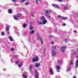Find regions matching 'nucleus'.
Here are the masks:
<instances>
[{
	"mask_svg": "<svg viewBox=\"0 0 78 78\" xmlns=\"http://www.w3.org/2000/svg\"><path fill=\"white\" fill-rule=\"evenodd\" d=\"M39 57L35 56V57L32 58L33 62H37L39 61Z\"/></svg>",
	"mask_w": 78,
	"mask_h": 78,
	"instance_id": "f257e3e1",
	"label": "nucleus"
},
{
	"mask_svg": "<svg viewBox=\"0 0 78 78\" xmlns=\"http://www.w3.org/2000/svg\"><path fill=\"white\" fill-rule=\"evenodd\" d=\"M57 53V51H51V54L53 56H55L56 55Z\"/></svg>",
	"mask_w": 78,
	"mask_h": 78,
	"instance_id": "f03ea898",
	"label": "nucleus"
},
{
	"mask_svg": "<svg viewBox=\"0 0 78 78\" xmlns=\"http://www.w3.org/2000/svg\"><path fill=\"white\" fill-rule=\"evenodd\" d=\"M58 19L60 18V19H62V20H66L67 19V17H64L63 16H61L60 15L58 16Z\"/></svg>",
	"mask_w": 78,
	"mask_h": 78,
	"instance_id": "7ed1b4c3",
	"label": "nucleus"
},
{
	"mask_svg": "<svg viewBox=\"0 0 78 78\" xmlns=\"http://www.w3.org/2000/svg\"><path fill=\"white\" fill-rule=\"evenodd\" d=\"M46 12H45V15L47 17H48V18H50V16H48L49 15V12L48 10H45Z\"/></svg>",
	"mask_w": 78,
	"mask_h": 78,
	"instance_id": "20e7f679",
	"label": "nucleus"
},
{
	"mask_svg": "<svg viewBox=\"0 0 78 78\" xmlns=\"http://www.w3.org/2000/svg\"><path fill=\"white\" fill-rule=\"evenodd\" d=\"M37 38L38 40H40V41L41 43V44H43V41L42 40V38L41 37V36H40V35L37 36Z\"/></svg>",
	"mask_w": 78,
	"mask_h": 78,
	"instance_id": "39448f33",
	"label": "nucleus"
},
{
	"mask_svg": "<svg viewBox=\"0 0 78 78\" xmlns=\"http://www.w3.org/2000/svg\"><path fill=\"white\" fill-rule=\"evenodd\" d=\"M38 75H39V72H37V70H35V75L36 78H38Z\"/></svg>",
	"mask_w": 78,
	"mask_h": 78,
	"instance_id": "423d86ee",
	"label": "nucleus"
},
{
	"mask_svg": "<svg viewBox=\"0 0 78 78\" xmlns=\"http://www.w3.org/2000/svg\"><path fill=\"white\" fill-rule=\"evenodd\" d=\"M52 5L54 7V8H59V5H56L54 4H52Z\"/></svg>",
	"mask_w": 78,
	"mask_h": 78,
	"instance_id": "0eeeda50",
	"label": "nucleus"
},
{
	"mask_svg": "<svg viewBox=\"0 0 78 78\" xmlns=\"http://www.w3.org/2000/svg\"><path fill=\"white\" fill-rule=\"evenodd\" d=\"M33 67V66H30L29 67V70H30V72L31 74H32V69Z\"/></svg>",
	"mask_w": 78,
	"mask_h": 78,
	"instance_id": "6e6552de",
	"label": "nucleus"
},
{
	"mask_svg": "<svg viewBox=\"0 0 78 78\" xmlns=\"http://www.w3.org/2000/svg\"><path fill=\"white\" fill-rule=\"evenodd\" d=\"M75 67L76 68L78 67V60H77L76 61Z\"/></svg>",
	"mask_w": 78,
	"mask_h": 78,
	"instance_id": "1a4fd4ad",
	"label": "nucleus"
},
{
	"mask_svg": "<svg viewBox=\"0 0 78 78\" xmlns=\"http://www.w3.org/2000/svg\"><path fill=\"white\" fill-rule=\"evenodd\" d=\"M40 66V63H36L35 67H39Z\"/></svg>",
	"mask_w": 78,
	"mask_h": 78,
	"instance_id": "9d476101",
	"label": "nucleus"
},
{
	"mask_svg": "<svg viewBox=\"0 0 78 78\" xmlns=\"http://www.w3.org/2000/svg\"><path fill=\"white\" fill-rule=\"evenodd\" d=\"M52 70H53V69H52V68H51L49 70V72L51 73V75H53V71H52Z\"/></svg>",
	"mask_w": 78,
	"mask_h": 78,
	"instance_id": "9b49d317",
	"label": "nucleus"
},
{
	"mask_svg": "<svg viewBox=\"0 0 78 78\" xmlns=\"http://www.w3.org/2000/svg\"><path fill=\"white\" fill-rule=\"evenodd\" d=\"M45 18L44 16H42L40 18V20L42 21L45 20Z\"/></svg>",
	"mask_w": 78,
	"mask_h": 78,
	"instance_id": "f8f14e48",
	"label": "nucleus"
},
{
	"mask_svg": "<svg viewBox=\"0 0 78 78\" xmlns=\"http://www.w3.org/2000/svg\"><path fill=\"white\" fill-rule=\"evenodd\" d=\"M8 12L9 14H11V13H12V10L11 9H9L8 10Z\"/></svg>",
	"mask_w": 78,
	"mask_h": 78,
	"instance_id": "ddd939ff",
	"label": "nucleus"
},
{
	"mask_svg": "<svg viewBox=\"0 0 78 78\" xmlns=\"http://www.w3.org/2000/svg\"><path fill=\"white\" fill-rule=\"evenodd\" d=\"M34 32H35V31L34 30H32V31L30 32V34H34Z\"/></svg>",
	"mask_w": 78,
	"mask_h": 78,
	"instance_id": "4468645a",
	"label": "nucleus"
},
{
	"mask_svg": "<svg viewBox=\"0 0 78 78\" xmlns=\"http://www.w3.org/2000/svg\"><path fill=\"white\" fill-rule=\"evenodd\" d=\"M43 22V24H45V23H47V20L45 19L44 20H43L42 21Z\"/></svg>",
	"mask_w": 78,
	"mask_h": 78,
	"instance_id": "2eb2a0df",
	"label": "nucleus"
},
{
	"mask_svg": "<svg viewBox=\"0 0 78 78\" xmlns=\"http://www.w3.org/2000/svg\"><path fill=\"white\" fill-rule=\"evenodd\" d=\"M63 9L65 11V10H67V9H69V7L66 6L63 8Z\"/></svg>",
	"mask_w": 78,
	"mask_h": 78,
	"instance_id": "dca6fc26",
	"label": "nucleus"
},
{
	"mask_svg": "<svg viewBox=\"0 0 78 78\" xmlns=\"http://www.w3.org/2000/svg\"><path fill=\"white\" fill-rule=\"evenodd\" d=\"M37 23L38 25H42V24H43V23H42V22L39 21H38L37 22Z\"/></svg>",
	"mask_w": 78,
	"mask_h": 78,
	"instance_id": "f3484780",
	"label": "nucleus"
},
{
	"mask_svg": "<svg viewBox=\"0 0 78 78\" xmlns=\"http://www.w3.org/2000/svg\"><path fill=\"white\" fill-rule=\"evenodd\" d=\"M63 61L62 60H57V62H58V63H59L60 64H61L63 62Z\"/></svg>",
	"mask_w": 78,
	"mask_h": 78,
	"instance_id": "a211bd4d",
	"label": "nucleus"
},
{
	"mask_svg": "<svg viewBox=\"0 0 78 78\" xmlns=\"http://www.w3.org/2000/svg\"><path fill=\"white\" fill-rule=\"evenodd\" d=\"M70 67L68 66L66 70V72H69V71H70Z\"/></svg>",
	"mask_w": 78,
	"mask_h": 78,
	"instance_id": "6ab92c4d",
	"label": "nucleus"
},
{
	"mask_svg": "<svg viewBox=\"0 0 78 78\" xmlns=\"http://www.w3.org/2000/svg\"><path fill=\"white\" fill-rule=\"evenodd\" d=\"M9 37L10 39V41H13V39H12V37L10 36H9Z\"/></svg>",
	"mask_w": 78,
	"mask_h": 78,
	"instance_id": "aec40b11",
	"label": "nucleus"
},
{
	"mask_svg": "<svg viewBox=\"0 0 78 78\" xmlns=\"http://www.w3.org/2000/svg\"><path fill=\"white\" fill-rule=\"evenodd\" d=\"M56 47L55 46H53L52 48V50H56Z\"/></svg>",
	"mask_w": 78,
	"mask_h": 78,
	"instance_id": "412c9836",
	"label": "nucleus"
},
{
	"mask_svg": "<svg viewBox=\"0 0 78 78\" xmlns=\"http://www.w3.org/2000/svg\"><path fill=\"white\" fill-rule=\"evenodd\" d=\"M22 76L24 78H27V76L25 74H23Z\"/></svg>",
	"mask_w": 78,
	"mask_h": 78,
	"instance_id": "4be33fe9",
	"label": "nucleus"
},
{
	"mask_svg": "<svg viewBox=\"0 0 78 78\" xmlns=\"http://www.w3.org/2000/svg\"><path fill=\"white\" fill-rule=\"evenodd\" d=\"M27 26V24L26 23H24L23 25V28H25Z\"/></svg>",
	"mask_w": 78,
	"mask_h": 78,
	"instance_id": "5701e85b",
	"label": "nucleus"
},
{
	"mask_svg": "<svg viewBox=\"0 0 78 78\" xmlns=\"http://www.w3.org/2000/svg\"><path fill=\"white\" fill-rule=\"evenodd\" d=\"M22 16V14H20V13H18L17 14V16L18 17H20L21 16Z\"/></svg>",
	"mask_w": 78,
	"mask_h": 78,
	"instance_id": "b1692460",
	"label": "nucleus"
},
{
	"mask_svg": "<svg viewBox=\"0 0 78 78\" xmlns=\"http://www.w3.org/2000/svg\"><path fill=\"white\" fill-rule=\"evenodd\" d=\"M13 17L14 19H15V20H18V19L17 17V16H16L14 15L13 16Z\"/></svg>",
	"mask_w": 78,
	"mask_h": 78,
	"instance_id": "393cba45",
	"label": "nucleus"
},
{
	"mask_svg": "<svg viewBox=\"0 0 78 78\" xmlns=\"http://www.w3.org/2000/svg\"><path fill=\"white\" fill-rule=\"evenodd\" d=\"M68 41V39L67 38H64V41L65 42H67V41Z\"/></svg>",
	"mask_w": 78,
	"mask_h": 78,
	"instance_id": "a878e982",
	"label": "nucleus"
},
{
	"mask_svg": "<svg viewBox=\"0 0 78 78\" xmlns=\"http://www.w3.org/2000/svg\"><path fill=\"white\" fill-rule=\"evenodd\" d=\"M56 67L57 69H60V68H61V66H57Z\"/></svg>",
	"mask_w": 78,
	"mask_h": 78,
	"instance_id": "bb28decb",
	"label": "nucleus"
},
{
	"mask_svg": "<svg viewBox=\"0 0 78 78\" xmlns=\"http://www.w3.org/2000/svg\"><path fill=\"white\" fill-rule=\"evenodd\" d=\"M9 27L8 26H7L6 27V31H9Z\"/></svg>",
	"mask_w": 78,
	"mask_h": 78,
	"instance_id": "cd10ccee",
	"label": "nucleus"
},
{
	"mask_svg": "<svg viewBox=\"0 0 78 78\" xmlns=\"http://www.w3.org/2000/svg\"><path fill=\"white\" fill-rule=\"evenodd\" d=\"M1 34L2 36H4V35H5V32L3 31H2Z\"/></svg>",
	"mask_w": 78,
	"mask_h": 78,
	"instance_id": "c85d7f7f",
	"label": "nucleus"
},
{
	"mask_svg": "<svg viewBox=\"0 0 78 78\" xmlns=\"http://www.w3.org/2000/svg\"><path fill=\"white\" fill-rule=\"evenodd\" d=\"M60 51L62 53H65V51L63 49H60Z\"/></svg>",
	"mask_w": 78,
	"mask_h": 78,
	"instance_id": "c756f323",
	"label": "nucleus"
},
{
	"mask_svg": "<svg viewBox=\"0 0 78 78\" xmlns=\"http://www.w3.org/2000/svg\"><path fill=\"white\" fill-rule=\"evenodd\" d=\"M30 30H31L32 29H33V27L32 26H30Z\"/></svg>",
	"mask_w": 78,
	"mask_h": 78,
	"instance_id": "7c9ffc66",
	"label": "nucleus"
},
{
	"mask_svg": "<svg viewBox=\"0 0 78 78\" xmlns=\"http://www.w3.org/2000/svg\"><path fill=\"white\" fill-rule=\"evenodd\" d=\"M73 58H72L71 60V63L72 64H73Z\"/></svg>",
	"mask_w": 78,
	"mask_h": 78,
	"instance_id": "2f4dec72",
	"label": "nucleus"
},
{
	"mask_svg": "<svg viewBox=\"0 0 78 78\" xmlns=\"http://www.w3.org/2000/svg\"><path fill=\"white\" fill-rule=\"evenodd\" d=\"M25 5H29V2H27L24 4Z\"/></svg>",
	"mask_w": 78,
	"mask_h": 78,
	"instance_id": "473e14b6",
	"label": "nucleus"
},
{
	"mask_svg": "<svg viewBox=\"0 0 78 78\" xmlns=\"http://www.w3.org/2000/svg\"><path fill=\"white\" fill-rule=\"evenodd\" d=\"M22 66H23V63H22V64H21V65H20V64L18 65V66L20 67H22Z\"/></svg>",
	"mask_w": 78,
	"mask_h": 78,
	"instance_id": "72a5a7b5",
	"label": "nucleus"
},
{
	"mask_svg": "<svg viewBox=\"0 0 78 78\" xmlns=\"http://www.w3.org/2000/svg\"><path fill=\"white\" fill-rule=\"evenodd\" d=\"M66 46H63L62 47V49H65V48H66Z\"/></svg>",
	"mask_w": 78,
	"mask_h": 78,
	"instance_id": "f704fd0d",
	"label": "nucleus"
},
{
	"mask_svg": "<svg viewBox=\"0 0 78 78\" xmlns=\"http://www.w3.org/2000/svg\"><path fill=\"white\" fill-rule=\"evenodd\" d=\"M20 19H25V18L24 17H23V16H22L21 17Z\"/></svg>",
	"mask_w": 78,
	"mask_h": 78,
	"instance_id": "c9c22d12",
	"label": "nucleus"
},
{
	"mask_svg": "<svg viewBox=\"0 0 78 78\" xmlns=\"http://www.w3.org/2000/svg\"><path fill=\"white\" fill-rule=\"evenodd\" d=\"M58 32H59V33H62V31L59 29L58 30Z\"/></svg>",
	"mask_w": 78,
	"mask_h": 78,
	"instance_id": "e433bc0d",
	"label": "nucleus"
},
{
	"mask_svg": "<svg viewBox=\"0 0 78 78\" xmlns=\"http://www.w3.org/2000/svg\"><path fill=\"white\" fill-rule=\"evenodd\" d=\"M16 34H17L18 36H19V35H20V34H19V32H16Z\"/></svg>",
	"mask_w": 78,
	"mask_h": 78,
	"instance_id": "4c0bfd02",
	"label": "nucleus"
},
{
	"mask_svg": "<svg viewBox=\"0 0 78 78\" xmlns=\"http://www.w3.org/2000/svg\"><path fill=\"white\" fill-rule=\"evenodd\" d=\"M23 36H26V33H25V32H23Z\"/></svg>",
	"mask_w": 78,
	"mask_h": 78,
	"instance_id": "58836bf2",
	"label": "nucleus"
},
{
	"mask_svg": "<svg viewBox=\"0 0 78 78\" xmlns=\"http://www.w3.org/2000/svg\"><path fill=\"white\" fill-rule=\"evenodd\" d=\"M43 55L44 57H45V51H44L43 52Z\"/></svg>",
	"mask_w": 78,
	"mask_h": 78,
	"instance_id": "ea45409f",
	"label": "nucleus"
},
{
	"mask_svg": "<svg viewBox=\"0 0 78 78\" xmlns=\"http://www.w3.org/2000/svg\"><path fill=\"white\" fill-rule=\"evenodd\" d=\"M19 64V61H17L15 62V64Z\"/></svg>",
	"mask_w": 78,
	"mask_h": 78,
	"instance_id": "a19ab883",
	"label": "nucleus"
},
{
	"mask_svg": "<svg viewBox=\"0 0 78 78\" xmlns=\"http://www.w3.org/2000/svg\"><path fill=\"white\" fill-rule=\"evenodd\" d=\"M58 2H63V0H57Z\"/></svg>",
	"mask_w": 78,
	"mask_h": 78,
	"instance_id": "79ce46f5",
	"label": "nucleus"
},
{
	"mask_svg": "<svg viewBox=\"0 0 78 78\" xmlns=\"http://www.w3.org/2000/svg\"><path fill=\"white\" fill-rule=\"evenodd\" d=\"M74 54V55H77V52H76V51H75Z\"/></svg>",
	"mask_w": 78,
	"mask_h": 78,
	"instance_id": "37998d69",
	"label": "nucleus"
},
{
	"mask_svg": "<svg viewBox=\"0 0 78 78\" xmlns=\"http://www.w3.org/2000/svg\"><path fill=\"white\" fill-rule=\"evenodd\" d=\"M62 26H66V23H63L62 24Z\"/></svg>",
	"mask_w": 78,
	"mask_h": 78,
	"instance_id": "c03bdc74",
	"label": "nucleus"
},
{
	"mask_svg": "<svg viewBox=\"0 0 78 78\" xmlns=\"http://www.w3.org/2000/svg\"><path fill=\"white\" fill-rule=\"evenodd\" d=\"M28 42H31V40H30V38H28Z\"/></svg>",
	"mask_w": 78,
	"mask_h": 78,
	"instance_id": "a18cd8bd",
	"label": "nucleus"
},
{
	"mask_svg": "<svg viewBox=\"0 0 78 78\" xmlns=\"http://www.w3.org/2000/svg\"><path fill=\"white\" fill-rule=\"evenodd\" d=\"M15 49H14V48H11V51H14V50Z\"/></svg>",
	"mask_w": 78,
	"mask_h": 78,
	"instance_id": "49530a36",
	"label": "nucleus"
},
{
	"mask_svg": "<svg viewBox=\"0 0 78 78\" xmlns=\"http://www.w3.org/2000/svg\"><path fill=\"white\" fill-rule=\"evenodd\" d=\"M55 31L56 32H57V31H58V29H57V28H55Z\"/></svg>",
	"mask_w": 78,
	"mask_h": 78,
	"instance_id": "de8ad7c7",
	"label": "nucleus"
},
{
	"mask_svg": "<svg viewBox=\"0 0 78 78\" xmlns=\"http://www.w3.org/2000/svg\"><path fill=\"white\" fill-rule=\"evenodd\" d=\"M36 4H37V5L38 4V3L37 2H38V0H36Z\"/></svg>",
	"mask_w": 78,
	"mask_h": 78,
	"instance_id": "09e8293b",
	"label": "nucleus"
},
{
	"mask_svg": "<svg viewBox=\"0 0 78 78\" xmlns=\"http://www.w3.org/2000/svg\"><path fill=\"white\" fill-rule=\"evenodd\" d=\"M12 1L13 2H17V0H12Z\"/></svg>",
	"mask_w": 78,
	"mask_h": 78,
	"instance_id": "8fccbe9b",
	"label": "nucleus"
},
{
	"mask_svg": "<svg viewBox=\"0 0 78 78\" xmlns=\"http://www.w3.org/2000/svg\"><path fill=\"white\" fill-rule=\"evenodd\" d=\"M73 31L74 33H77V31L76 30H74Z\"/></svg>",
	"mask_w": 78,
	"mask_h": 78,
	"instance_id": "3c124183",
	"label": "nucleus"
},
{
	"mask_svg": "<svg viewBox=\"0 0 78 78\" xmlns=\"http://www.w3.org/2000/svg\"><path fill=\"white\" fill-rule=\"evenodd\" d=\"M44 51H45V50H46V48H45V47H44Z\"/></svg>",
	"mask_w": 78,
	"mask_h": 78,
	"instance_id": "603ef678",
	"label": "nucleus"
},
{
	"mask_svg": "<svg viewBox=\"0 0 78 78\" xmlns=\"http://www.w3.org/2000/svg\"><path fill=\"white\" fill-rule=\"evenodd\" d=\"M31 16L32 17H34V14H32L31 15Z\"/></svg>",
	"mask_w": 78,
	"mask_h": 78,
	"instance_id": "864d4df0",
	"label": "nucleus"
},
{
	"mask_svg": "<svg viewBox=\"0 0 78 78\" xmlns=\"http://www.w3.org/2000/svg\"><path fill=\"white\" fill-rule=\"evenodd\" d=\"M56 78H60V77H59V76H57L56 77Z\"/></svg>",
	"mask_w": 78,
	"mask_h": 78,
	"instance_id": "5fc2aeb1",
	"label": "nucleus"
},
{
	"mask_svg": "<svg viewBox=\"0 0 78 78\" xmlns=\"http://www.w3.org/2000/svg\"><path fill=\"white\" fill-rule=\"evenodd\" d=\"M7 33H8L9 34V31H7Z\"/></svg>",
	"mask_w": 78,
	"mask_h": 78,
	"instance_id": "6e6d98bb",
	"label": "nucleus"
},
{
	"mask_svg": "<svg viewBox=\"0 0 78 78\" xmlns=\"http://www.w3.org/2000/svg\"><path fill=\"white\" fill-rule=\"evenodd\" d=\"M49 13H50V14L51 13V10H49Z\"/></svg>",
	"mask_w": 78,
	"mask_h": 78,
	"instance_id": "4d7b16f0",
	"label": "nucleus"
},
{
	"mask_svg": "<svg viewBox=\"0 0 78 78\" xmlns=\"http://www.w3.org/2000/svg\"><path fill=\"white\" fill-rule=\"evenodd\" d=\"M51 44H54V42H53V41H52V42H51Z\"/></svg>",
	"mask_w": 78,
	"mask_h": 78,
	"instance_id": "13d9d810",
	"label": "nucleus"
},
{
	"mask_svg": "<svg viewBox=\"0 0 78 78\" xmlns=\"http://www.w3.org/2000/svg\"><path fill=\"white\" fill-rule=\"evenodd\" d=\"M13 58H17V56H16V55H14V56H13Z\"/></svg>",
	"mask_w": 78,
	"mask_h": 78,
	"instance_id": "bf43d9fd",
	"label": "nucleus"
},
{
	"mask_svg": "<svg viewBox=\"0 0 78 78\" xmlns=\"http://www.w3.org/2000/svg\"><path fill=\"white\" fill-rule=\"evenodd\" d=\"M25 0H21V2H24Z\"/></svg>",
	"mask_w": 78,
	"mask_h": 78,
	"instance_id": "052dcab7",
	"label": "nucleus"
},
{
	"mask_svg": "<svg viewBox=\"0 0 78 78\" xmlns=\"http://www.w3.org/2000/svg\"><path fill=\"white\" fill-rule=\"evenodd\" d=\"M49 37H51V38L52 37V35H50L49 36Z\"/></svg>",
	"mask_w": 78,
	"mask_h": 78,
	"instance_id": "680f3d73",
	"label": "nucleus"
},
{
	"mask_svg": "<svg viewBox=\"0 0 78 78\" xmlns=\"http://www.w3.org/2000/svg\"><path fill=\"white\" fill-rule=\"evenodd\" d=\"M37 36H40V35H39V34L38 33H37Z\"/></svg>",
	"mask_w": 78,
	"mask_h": 78,
	"instance_id": "e2e57ef3",
	"label": "nucleus"
},
{
	"mask_svg": "<svg viewBox=\"0 0 78 78\" xmlns=\"http://www.w3.org/2000/svg\"><path fill=\"white\" fill-rule=\"evenodd\" d=\"M60 70L59 69L57 70V72H59Z\"/></svg>",
	"mask_w": 78,
	"mask_h": 78,
	"instance_id": "0e129e2a",
	"label": "nucleus"
},
{
	"mask_svg": "<svg viewBox=\"0 0 78 78\" xmlns=\"http://www.w3.org/2000/svg\"><path fill=\"white\" fill-rule=\"evenodd\" d=\"M23 47H24V48H26V47L25 45H24Z\"/></svg>",
	"mask_w": 78,
	"mask_h": 78,
	"instance_id": "69168bd1",
	"label": "nucleus"
},
{
	"mask_svg": "<svg viewBox=\"0 0 78 78\" xmlns=\"http://www.w3.org/2000/svg\"><path fill=\"white\" fill-rule=\"evenodd\" d=\"M76 57V58L77 59H78V55Z\"/></svg>",
	"mask_w": 78,
	"mask_h": 78,
	"instance_id": "338daca9",
	"label": "nucleus"
},
{
	"mask_svg": "<svg viewBox=\"0 0 78 78\" xmlns=\"http://www.w3.org/2000/svg\"><path fill=\"white\" fill-rule=\"evenodd\" d=\"M73 78H76V76H74L73 77Z\"/></svg>",
	"mask_w": 78,
	"mask_h": 78,
	"instance_id": "774afa93",
	"label": "nucleus"
}]
</instances>
